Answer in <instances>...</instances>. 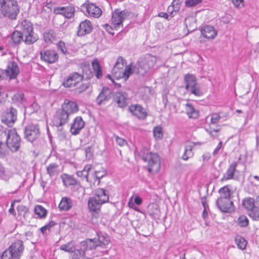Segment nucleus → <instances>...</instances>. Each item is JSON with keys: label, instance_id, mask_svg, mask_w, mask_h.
Listing matches in <instances>:
<instances>
[{"label": "nucleus", "instance_id": "nucleus-1", "mask_svg": "<svg viewBox=\"0 0 259 259\" xmlns=\"http://www.w3.org/2000/svg\"><path fill=\"white\" fill-rule=\"evenodd\" d=\"M20 13V7L16 0H2L0 9V18H8L16 20Z\"/></svg>", "mask_w": 259, "mask_h": 259}, {"label": "nucleus", "instance_id": "nucleus-2", "mask_svg": "<svg viewBox=\"0 0 259 259\" xmlns=\"http://www.w3.org/2000/svg\"><path fill=\"white\" fill-rule=\"evenodd\" d=\"M145 152L141 151L140 155L142 156V160L145 162H148L147 170L150 174L157 172L160 167L159 163V157L157 153L148 152L146 150Z\"/></svg>", "mask_w": 259, "mask_h": 259}, {"label": "nucleus", "instance_id": "nucleus-3", "mask_svg": "<svg viewBox=\"0 0 259 259\" xmlns=\"http://www.w3.org/2000/svg\"><path fill=\"white\" fill-rule=\"evenodd\" d=\"M7 137L6 145L13 152L18 151L21 146V139L15 128L10 129Z\"/></svg>", "mask_w": 259, "mask_h": 259}, {"label": "nucleus", "instance_id": "nucleus-4", "mask_svg": "<svg viewBox=\"0 0 259 259\" xmlns=\"http://www.w3.org/2000/svg\"><path fill=\"white\" fill-rule=\"evenodd\" d=\"M243 207L247 211L248 215L254 221H259V208L256 205L254 199L251 197L245 198L242 202Z\"/></svg>", "mask_w": 259, "mask_h": 259}, {"label": "nucleus", "instance_id": "nucleus-5", "mask_svg": "<svg viewBox=\"0 0 259 259\" xmlns=\"http://www.w3.org/2000/svg\"><path fill=\"white\" fill-rule=\"evenodd\" d=\"M23 132L24 138L30 143L35 141L40 136L39 125L37 124H27L25 126Z\"/></svg>", "mask_w": 259, "mask_h": 259}, {"label": "nucleus", "instance_id": "nucleus-6", "mask_svg": "<svg viewBox=\"0 0 259 259\" xmlns=\"http://www.w3.org/2000/svg\"><path fill=\"white\" fill-rule=\"evenodd\" d=\"M1 121L9 127H12L17 120V110L12 106L7 108L1 115Z\"/></svg>", "mask_w": 259, "mask_h": 259}, {"label": "nucleus", "instance_id": "nucleus-7", "mask_svg": "<svg viewBox=\"0 0 259 259\" xmlns=\"http://www.w3.org/2000/svg\"><path fill=\"white\" fill-rule=\"evenodd\" d=\"M130 13L127 10L120 11L118 9H116L112 12L111 18L112 25L115 29H118L120 26H122L123 21L130 15Z\"/></svg>", "mask_w": 259, "mask_h": 259}, {"label": "nucleus", "instance_id": "nucleus-8", "mask_svg": "<svg viewBox=\"0 0 259 259\" xmlns=\"http://www.w3.org/2000/svg\"><path fill=\"white\" fill-rule=\"evenodd\" d=\"M217 207L223 212H232L235 208L230 198H218L215 202Z\"/></svg>", "mask_w": 259, "mask_h": 259}, {"label": "nucleus", "instance_id": "nucleus-9", "mask_svg": "<svg viewBox=\"0 0 259 259\" xmlns=\"http://www.w3.org/2000/svg\"><path fill=\"white\" fill-rule=\"evenodd\" d=\"M81 10L83 13L86 12L90 16L95 18H99L102 14L100 8L96 6L95 4L90 3L87 0L81 6Z\"/></svg>", "mask_w": 259, "mask_h": 259}, {"label": "nucleus", "instance_id": "nucleus-10", "mask_svg": "<svg viewBox=\"0 0 259 259\" xmlns=\"http://www.w3.org/2000/svg\"><path fill=\"white\" fill-rule=\"evenodd\" d=\"M82 81L81 74L76 72H73L64 78L62 84L65 88H72L77 85Z\"/></svg>", "mask_w": 259, "mask_h": 259}, {"label": "nucleus", "instance_id": "nucleus-11", "mask_svg": "<svg viewBox=\"0 0 259 259\" xmlns=\"http://www.w3.org/2000/svg\"><path fill=\"white\" fill-rule=\"evenodd\" d=\"M126 63V60L122 57H119L112 70V75L114 78L119 79L122 78L123 67Z\"/></svg>", "mask_w": 259, "mask_h": 259}, {"label": "nucleus", "instance_id": "nucleus-12", "mask_svg": "<svg viewBox=\"0 0 259 259\" xmlns=\"http://www.w3.org/2000/svg\"><path fill=\"white\" fill-rule=\"evenodd\" d=\"M69 115L62 108L59 109L56 112L54 117V125L57 127L66 124L68 121Z\"/></svg>", "mask_w": 259, "mask_h": 259}, {"label": "nucleus", "instance_id": "nucleus-13", "mask_svg": "<svg viewBox=\"0 0 259 259\" xmlns=\"http://www.w3.org/2000/svg\"><path fill=\"white\" fill-rule=\"evenodd\" d=\"M113 100L117 107L123 108L128 104L129 98L127 93L124 92H116L113 94Z\"/></svg>", "mask_w": 259, "mask_h": 259}, {"label": "nucleus", "instance_id": "nucleus-14", "mask_svg": "<svg viewBox=\"0 0 259 259\" xmlns=\"http://www.w3.org/2000/svg\"><path fill=\"white\" fill-rule=\"evenodd\" d=\"M128 110L133 115L140 119L144 120L148 115L146 109L139 104L131 105L128 106Z\"/></svg>", "mask_w": 259, "mask_h": 259}, {"label": "nucleus", "instance_id": "nucleus-15", "mask_svg": "<svg viewBox=\"0 0 259 259\" xmlns=\"http://www.w3.org/2000/svg\"><path fill=\"white\" fill-rule=\"evenodd\" d=\"M9 248L13 255V259H19L24 250L23 242L20 240H16Z\"/></svg>", "mask_w": 259, "mask_h": 259}, {"label": "nucleus", "instance_id": "nucleus-16", "mask_svg": "<svg viewBox=\"0 0 259 259\" xmlns=\"http://www.w3.org/2000/svg\"><path fill=\"white\" fill-rule=\"evenodd\" d=\"M93 29L91 22L88 20L82 21L77 28L76 34L78 36H83L90 33Z\"/></svg>", "mask_w": 259, "mask_h": 259}, {"label": "nucleus", "instance_id": "nucleus-17", "mask_svg": "<svg viewBox=\"0 0 259 259\" xmlns=\"http://www.w3.org/2000/svg\"><path fill=\"white\" fill-rule=\"evenodd\" d=\"M40 58L45 62L52 64L58 59L59 56L57 53L51 50L41 51L40 52Z\"/></svg>", "mask_w": 259, "mask_h": 259}, {"label": "nucleus", "instance_id": "nucleus-18", "mask_svg": "<svg viewBox=\"0 0 259 259\" xmlns=\"http://www.w3.org/2000/svg\"><path fill=\"white\" fill-rule=\"evenodd\" d=\"M85 122L81 116H77L74 119L73 123L71 124L70 132L73 135L79 134L80 131L84 127Z\"/></svg>", "mask_w": 259, "mask_h": 259}, {"label": "nucleus", "instance_id": "nucleus-19", "mask_svg": "<svg viewBox=\"0 0 259 259\" xmlns=\"http://www.w3.org/2000/svg\"><path fill=\"white\" fill-rule=\"evenodd\" d=\"M94 196L103 204L108 202L109 192L104 188H98L94 190Z\"/></svg>", "mask_w": 259, "mask_h": 259}, {"label": "nucleus", "instance_id": "nucleus-20", "mask_svg": "<svg viewBox=\"0 0 259 259\" xmlns=\"http://www.w3.org/2000/svg\"><path fill=\"white\" fill-rule=\"evenodd\" d=\"M111 92L108 87H104L96 99L98 105H101L111 98Z\"/></svg>", "mask_w": 259, "mask_h": 259}, {"label": "nucleus", "instance_id": "nucleus-21", "mask_svg": "<svg viewBox=\"0 0 259 259\" xmlns=\"http://www.w3.org/2000/svg\"><path fill=\"white\" fill-rule=\"evenodd\" d=\"M88 203L90 212L96 213H98L99 212L101 206L103 204L94 196L89 197Z\"/></svg>", "mask_w": 259, "mask_h": 259}, {"label": "nucleus", "instance_id": "nucleus-22", "mask_svg": "<svg viewBox=\"0 0 259 259\" xmlns=\"http://www.w3.org/2000/svg\"><path fill=\"white\" fill-rule=\"evenodd\" d=\"M74 8L72 6L60 7L54 9V13L61 14L66 18H70L74 16Z\"/></svg>", "mask_w": 259, "mask_h": 259}, {"label": "nucleus", "instance_id": "nucleus-23", "mask_svg": "<svg viewBox=\"0 0 259 259\" xmlns=\"http://www.w3.org/2000/svg\"><path fill=\"white\" fill-rule=\"evenodd\" d=\"M81 69L82 74H81V77L82 81H87L90 80L95 75L89 63L84 62V64H82Z\"/></svg>", "mask_w": 259, "mask_h": 259}, {"label": "nucleus", "instance_id": "nucleus-24", "mask_svg": "<svg viewBox=\"0 0 259 259\" xmlns=\"http://www.w3.org/2000/svg\"><path fill=\"white\" fill-rule=\"evenodd\" d=\"M62 109L70 115L76 113L78 110V107L77 104L73 101L65 100L62 105Z\"/></svg>", "mask_w": 259, "mask_h": 259}, {"label": "nucleus", "instance_id": "nucleus-25", "mask_svg": "<svg viewBox=\"0 0 259 259\" xmlns=\"http://www.w3.org/2000/svg\"><path fill=\"white\" fill-rule=\"evenodd\" d=\"M7 75L10 76V79H15L19 73V68L17 63L15 62H10L7 66L6 70Z\"/></svg>", "mask_w": 259, "mask_h": 259}, {"label": "nucleus", "instance_id": "nucleus-26", "mask_svg": "<svg viewBox=\"0 0 259 259\" xmlns=\"http://www.w3.org/2000/svg\"><path fill=\"white\" fill-rule=\"evenodd\" d=\"M201 35L207 39H213L217 35V31L211 25H205L200 29Z\"/></svg>", "mask_w": 259, "mask_h": 259}, {"label": "nucleus", "instance_id": "nucleus-27", "mask_svg": "<svg viewBox=\"0 0 259 259\" xmlns=\"http://www.w3.org/2000/svg\"><path fill=\"white\" fill-rule=\"evenodd\" d=\"M96 234L98 236L96 240L98 246L103 248H106L107 245L110 242L109 236L107 233L102 232H98L96 233Z\"/></svg>", "mask_w": 259, "mask_h": 259}, {"label": "nucleus", "instance_id": "nucleus-28", "mask_svg": "<svg viewBox=\"0 0 259 259\" xmlns=\"http://www.w3.org/2000/svg\"><path fill=\"white\" fill-rule=\"evenodd\" d=\"M237 163L233 162L227 169L226 172L224 174L223 177L221 180V182L228 181L234 179L235 172L236 170Z\"/></svg>", "mask_w": 259, "mask_h": 259}, {"label": "nucleus", "instance_id": "nucleus-29", "mask_svg": "<svg viewBox=\"0 0 259 259\" xmlns=\"http://www.w3.org/2000/svg\"><path fill=\"white\" fill-rule=\"evenodd\" d=\"M148 67L142 61H138L135 65L134 66V72L135 74L144 76L145 74L149 71Z\"/></svg>", "mask_w": 259, "mask_h": 259}, {"label": "nucleus", "instance_id": "nucleus-30", "mask_svg": "<svg viewBox=\"0 0 259 259\" xmlns=\"http://www.w3.org/2000/svg\"><path fill=\"white\" fill-rule=\"evenodd\" d=\"M92 67L96 77L100 79L103 76V71L101 65L97 58H95L92 61Z\"/></svg>", "mask_w": 259, "mask_h": 259}, {"label": "nucleus", "instance_id": "nucleus-31", "mask_svg": "<svg viewBox=\"0 0 259 259\" xmlns=\"http://www.w3.org/2000/svg\"><path fill=\"white\" fill-rule=\"evenodd\" d=\"M198 143L192 142L189 145H185V151L183 155L182 156V159L184 160H187L189 158H192L194 156V153L193 149L194 146L197 145Z\"/></svg>", "mask_w": 259, "mask_h": 259}, {"label": "nucleus", "instance_id": "nucleus-32", "mask_svg": "<svg viewBox=\"0 0 259 259\" xmlns=\"http://www.w3.org/2000/svg\"><path fill=\"white\" fill-rule=\"evenodd\" d=\"M43 37L46 44H51L56 39V34L53 29H48L44 32Z\"/></svg>", "mask_w": 259, "mask_h": 259}, {"label": "nucleus", "instance_id": "nucleus-33", "mask_svg": "<svg viewBox=\"0 0 259 259\" xmlns=\"http://www.w3.org/2000/svg\"><path fill=\"white\" fill-rule=\"evenodd\" d=\"M72 206V200L67 197H63L59 204L58 207L60 211H68Z\"/></svg>", "mask_w": 259, "mask_h": 259}, {"label": "nucleus", "instance_id": "nucleus-34", "mask_svg": "<svg viewBox=\"0 0 259 259\" xmlns=\"http://www.w3.org/2000/svg\"><path fill=\"white\" fill-rule=\"evenodd\" d=\"M186 113L190 118L197 119L199 116V112L194 107L193 104L187 103L185 105Z\"/></svg>", "mask_w": 259, "mask_h": 259}, {"label": "nucleus", "instance_id": "nucleus-35", "mask_svg": "<svg viewBox=\"0 0 259 259\" xmlns=\"http://www.w3.org/2000/svg\"><path fill=\"white\" fill-rule=\"evenodd\" d=\"M92 86L90 82L82 81L74 87V90L76 93L80 94L90 89H92Z\"/></svg>", "mask_w": 259, "mask_h": 259}, {"label": "nucleus", "instance_id": "nucleus-36", "mask_svg": "<svg viewBox=\"0 0 259 259\" xmlns=\"http://www.w3.org/2000/svg\"><path fill=\"white\" fill-rule=\"evenodd\" d=\"M184 82L185 90L197 82L196 77L193 74L187 73L184 77Z\"/></svg>", "mask_w": 259, "mask_h": 259}, {"label": "nucleus", "instance_id": "nucleus-37", "mask_svg": "<svg viewBox=\"0 0 259 259\" xmlns=\"http://www.w3.org/2000/svg\"><path fill=\"white\" fill-rule=\"evenodd\" d=\"M24 34L20 31L15 30L11 35V40L13 45H19L22 41L24 42Z\"/></svg>", "mask_w": 259, "mask_h": 259}, {"label": "nucleus", "instance_id": "nucleus-38", "mask_svg": "<svg viewBox=\"0 0 259 259\" xmlns=\"http://www.w3.org/2000/svg\"><path fill=\"white\" fill-rule=\"evenodd\" d=\"M186 91L196 97H201L203 95V92L198 82L186 89Z\"/></svg>", "mask_w": 259, "mask_h": 259}, {"label": "nucleus", "instance_id": "nucleus-39", "mask_svg": "<svg viewBox=\"0 0 259 259\" xmlns=\"http://www.w3.org/2000/svg\"><path fill=\"white\" fill-rule=\"evenodd\" d=\"M24 42L27 45H30L35 42L38 39V35L33 31L24 34Z\"/></svg>", "mask_w": 259, "mask_h": 259}, {"label": "nucleus", "instance_id": "nucleus-40", "mask_svg": "<svg viewBox=\"0 0 259 259\" xmlns=\"http://www.w3.org/2000/svg\"><path fill=\"white\" fill-rule=\"evenodd\" d=\"M229 187V185H226L219 189L218 192L220 196L219 198H232L233 192L230 189Z\"/></svg>", "mask_w": 259, "mask_h": 259}, {"label": "nucleus", "instance_id": "nucleus-41", "mask_svg": "<svg viewBox=\"0 0 259 259\" xmlns=\"http://www.w3.org/2000/svg\"><path fill=\"white\" fill-rule=\"evenodd\" d=\"M21 28L22 30L21 32L24 34L29 32L32 33L33 31H34L32 23L27 19L23 20L21 22Z\"/></svg>", "mask_w": 259, "mask_h": 259}, {"label": "nucleus", "instance_id": "nucleus-42", "mask_svg": "<svg viewBox=\"0 0 259 259\" xmlns=\"http://www.w3.org/2000/svg\"><path fill=\"white\" fill-rule=\"evenodd\" d=\"M63 184L65 186L75 185L77 182L76 180L72 176H69L66 174H63L61 176Z\"/></svg>", "mask_w": 259, "mask_h": 259}, {"label": "nucleus", "instance_id": "nucleus-43", "mask_svg": "<svg viewBox=\"0 0 259 259\" xmlns=\"http://www.w3.org/2000/svg\"><path fill=\"white\" fill-rule=\"evenodd\" d=\"M142 61L145 63L146 66L148 67V68L150 69L155 65L156 61V59L155 56H152L149 54H147Z\"/></svg>", "mask_w": 259, "mask_h": 259}, {"label": "nucleus", "instance_id": "nucleus-44", "mask_svg": "<svg viewBox=\"0 0 259 259\" xmlns=\"http://www.w3.org/2000/svg\"><path fill=\"white\" fill-rule=\"evenodd\" d=\"M34 211L35 214L40 219H44L47 216L48 211L43 206L37 205L35 206Z\"/></svg>", "mask_w": 259, "mask_h": 259}, {"label": "nucleus", "instance_id": "nucleus-45", "mask_svg": "<svg viewBox=\"0 0 259 259\" xmlns=\"http://www.w3.org/2000/svg\"><path fill=\"white\" fill-rule=\"evenodd\" d=\"M59 166L55 163H50L47 167V174L50 177H53L59 173L58 168Z\"/></svg>", "mask_w": 259, "mask_h": 259}, {"label": "nucleus", "instance_id": "nucleus-46", "mask_svg": "<svg viewBox=\"0 0 259 259\" xmlns=\"http://www.w3.org/2000/svg\"><path fill=\"white\" fill-rule=\"evenodd\" d=\"M134 72V65L133 63H130L128 65H127L124 69L123 68V71L122 73V78H123L125 80H126L128 79L130 76Z\"/></svg>", "mask_w": 259, "mask_h": 259}, {"label": "nucleus", "instance_id": "nucleus-47", "mask_svg": "<svg viewBox=\"0 0 259 259\" xmlns=\"http://www.w3.org/2000/svg\"><path fill=\"white\" fill-rule=\"evenodd\" d=\"M235 241L239 249L244 250L246 248L247 242L242 236L237 235L235 238Z\"/></svg>", "mask_w": 259, "mask_h": 259}, {"label": "nucleus", "instance_id": "nucleus-48", "mask_svg": "<svg viewBox=\"0 0 259 259\" xmlns=\"http://www.w3.org/2000/svg\"><path fill=\"white\" fill-rule=\"evenodd\" d=\"M106 174V170L103 168L102 170H95L92 174V176L94 179L98 180V185H99L101 182V179L105 177Z\"/></svg>", "mask_w": 259, "mask_h": 259}, {"label": "nucleus", "instance_id": "nucleus-49", "mask_svg": "<svg viewBox=\"0 0 259 259\" xmlns=\"http://www.w3.org/2000/svg\"><path fill=\"white\" fill-rule=\"evenodd\" d=\"M91 169V165H86L82 170L76 172V175L80 178H84L87 182H89V174Z\"/></svg>", "mask_w": 259, "mask_h": 259}, {"label": "nucleus", "instance_id": "nucleus-50", "mask_svg": "<svg viewBox=\"0 0 259 259\" xmlns=\"http://www.w3.org/2000/svg\"><path fill=\"white\" fill-rule=\"evenodd\" d=\"M236 224L241 228H245L249 225V220L245 215H241L237 219Z\"/></svg>", "mask_w": 259, "mask_h": 259}, {"label": "nucleus", "instance_id": "nucleus-51", "mask_svg": "<svg viewBox=\"0 0 259 259\" xmlns=\"http://www.w3.org/2000/svg\"><path fill=\"white\" fill-rule=\"evenodd\" d=\"M86 244V248L89 250L95 249L99 246L96 238L87 239L84 242V245Z\"/></svg>", "mask_w": 259, "mask_h": 259}, {"label": "nucleus", "instance_id": "nucleus-52", "mask_svg": "<svg viewBox=\"0 0 259 259\" xmlns=\"http://www.w3.org/2000/svg\"><path fill=\"white\" fill-rule=\"evenodd\" d=\"M153 133L156 140H161L163 137L162 128L161 126H156L153 128Z\"/></svg>", "mask_w": 259, "mask_h": 259}, {"label": "nucleus", "instance_id": "nucleus-53", "mask_svg": "<svg viewBox=\"0 0 259 259\" xmlns=\"http://www.w3.org/2000/svg\"><path fill=\"white\" fill-rule=\"evenodd\" d=\"M10 177V176L8 171L6 170V168L0 162V179L5 181H8Z\"/></svg>", "mask_w": 259, "mask_h": 259}, {"label": "nucleus", "instance_id": "nucleus-54", "mask_svg": "<svg viewBox=\"0 0 259 259\" xmlns=\"http://www.w3.org/2000/svg\"><path fill=\"white\" fill-rule=\"evenodd\" d=\"M57 223L54 221H51L49 223L40 228V232L44 234L47 230H50L51 228L55 226Z\"/></svg>", "mask_w": 259, "mask_h": 259}, {"label": "nucleus", "instance_id": "nucleus-55", "mask_svg": "<svg viewBox=\"0 0 259 259\" xmlns=\"http://www.w3.org/2000/svg\"><path fill=\"white\" fill-rule=\"evenodd\" d=\"M180 4L179 0H173L171 4L169 6V9H172L174 12H178L180 9Z\"/></svg>", "mask_w": 259, "mask_h": 259}, {"label": "nucleus", "instance_id": "nucleus-56", "mask_svg": "<svg viewBox=\"0 0 259 259\" xmlns=\"http://www.w3.org/2000/svg\"><path fill=\"white\" fill-rule=\"evenodd\" d=\"M57 47L58 50L62 52L64 55H66L68 53L65 44L62 40L59 41L57 44Z\"/></svg>", "mask_w": 259, "mask_h": 259}, {"label": "nucleus", "instance_id": "nucleus-57", "mask_svg": "<svg viewBox=\"0 0 259 259\" xmlns=\"http://www.w3.org/2000/svg\"><path fill=\"white\" fill-rule=\"evenodd\" d=\"M220 131V128H213L210 127L209 129H206V131L212 137L215 138L219 136V132Z\"/></svg>", "mask_w": 259, "mask_h": 259}, {"label": "nucleus", "instance_id": "nucleus-58", "mask_svg": "<svg viewBox=\"0 0 259 259\" xmlns=\"http://www.w3.org/2000/svg\"><path fill=\"white\" fill-rule=\"evenodd\" d=\"M202 0H186L185 6L187 7H192L201 3Z\"/></svg>", "mask_w": 259, "mask_h": 259}, {"label": "nucleus", "instance_id": "nucleus-59", "mask_svg": "<svg viewBox=\"0 0 259 259\" xmlns=\"http://www.w3.org/2000/svg\"><path fill=\"white\" fill-rule=\"evenodd\" d=\"M1 259H13V255H12L9 248L3 252L1 256Z\"/></svg>", "mask_w": 259, "mask_h": 259}, {"label": "nucleus", "instance_id": "nucleus-60", "mask_svg": "<svg viewBox=\"0 0 259 259\" xmlns=\"http://www.w3.org/2000/svg\"><path fill=\"white\" fill-rule=\"evenodd\" d=\"M221 119V116L218 113H213L211 115V123H217Z\"/></svg>", "mask_w": 259, "mask_h": 259}, {"label": "nucleus", "instance_id": "nucleus-61", "mask_svg": "<svg viewBox=\"0 0 259 259\" xmlns=\"http://www.w3.org/2000/svg\"><path fill=\"white\" fill-rule=\"evenodd\" d=\"M28 208L23 205H19L17 206L18 213L19 215H22L26 211H27Z\"/></svg>", "mask_w": 259, "mask_h": 259}, {"label": "nucleus", "instance_id": "nucleus-62", "mask_svg": "<svg viewBox=\"0 0 259 259\" xmlns=\"http://www.w3.org/2000/svg\"><path fill=\"white\" fill-rule=\"evenodd\" d=\"M116 143L120 146H123L127 144V142L123 138L119 137L118 136H114Z\"/></svg>", "mask_w": 259, "mask_h": 259}, {"label": "nucleus", "instance_id": "nucleus-63", "mask_svg": "<svg viewBox=\"0 0 259 259\" xmlns=\"http://www.w3.org/2000/svg\"><path fill=\"white\" fill-rule=\"evenodd\" d=\"M60 249L68 252H72L73 251L72 248L69 246V244L62 245Z\"/></svg>", "mask_w": 259, "mask_h": 259}, {"label": "nucleus", "instance_id": "nucleus-64", "mask_svg": "<svg viewBox=\"0 0 259 259\" xmlns=\"http://www.w3.org/2000/svg\"><path fill=\"white\" fill-rule=\"evenodd\" d=\"M86 157L90 158L93 155L92 148L91 146H88L84 149Z\"/></svg>", "mask_w": 259, "mask_h": 259}]
</instances>
